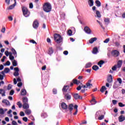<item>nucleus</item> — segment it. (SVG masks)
Segmentation results:
<instances>
[{"label": "nucleus", "instance_id": "1", "mask_svg": "<svg viewBox=\"0 0 125 125\" xmlns=\"http://www.w3.org/2000/svg\"><path fill=\"white\" fill-rule=\"evenodd\" d=\"M52 6L51 4L49 2H46L43 5V10L45 11V12H50L51 11Z\"/></svg>", "mask_w": 125, "mask_h": 125}, {"label": "nucleus", "instance_id": "2", "mask_svg": "<svg viewBox=\"0 0 125 125\" xmlns=\"http://www.w3.org/2000/svg\"><path fill=\"white\" fill-rule=\"evenodd\" d=\"M123 65V60H119L117 62V64L114 65L111 68L112 71H116L117 70V68L118 69H121L122 68V65Z\"/></svg>", "mask_w": 125, "mask_h": 125}, {"label": "nucleus", "instance_id": "3", "mask_svg": "<svg viewBox=\"0 0 125 125\" xmlns=\"http://www.w3.org/2000/svg\"><path fill=\"white\" fill-rule=\"evenodd\" d=\"M23 15L25 16V17H29L30 16V12L29 11L28 8L25 6H23L21 7Z\"/></svg>", "mask_w": 125, "mask_h": 125}, {"label": "nucleus", "instance_id": "4", "mask_svg": "<svg viewBox=\"0 0 125 125\" xmlns=\"http://www.w3.org/2000/svg\"><path fill=\"white\" fill-rule=\"evenodd\" d=\"M120 54V52L117 50H113L111 52V55L113 56V57H118Z\"/></svg>", "mask_w": 125, "mask_h": 125}, {"label": "nucleus", "instance_id": "5", "mask_svg": "<svg viewBox=\"0 0 125 125\" xmlns=\"http://www.w3.org/2000/svg\"><path fill=\"white\" fill-rule=\"evenodd\" d=\"M84 31L86 34H88V35H90V34H91V30H90V28H89L88 26H85L84 28Z\"/></svg>", "mask_w": 125, "mask_h": 125}, {"label": "nucleus", "instance_id": "6", "mask_svg": "<svg viewBox=\"0 0 125 125\" xmlns=\"http://www.w3.org/2000/svg\"><path fill=\"white\" fill-rule=\"evenodd\" d=\"M15 72L14 73V76L15 77H18L19 76V68L15 67L14 68Z\"/></svg>", "mask_w": 125, "mask_h": 125}, {"label": "nucleus", "instance_id": "7", "mask_svg": "<svg viewBox=\"0 0 125 125\" xmlns=\"http://www.w3.org/2000/svg\"><path fill=\"white\" fill-rule=\"evenodd\" d=\"M73 97L74 99H76V100H77V99H80V100L83 99V97L80 96L78 93L74 94L73 95Z\"/></svg>", "mask_w": 125, "mask_h": 125}, {"label": "nucleus", "instance_id": "8", "mask_svg": "<svg viewBox=\"0 0 125 125\" xmlns=\"http://www.w3.org/2000/svg\"><path fill=\"white\" fill-rule=\"evenodd\" d=\"M39 21H35L33 23V27L35 29H37V28L39 27Z\"/></svg>", "mask_w": 125, "mask_h": 125}, {"label": "nucleus", "instance_id": "9", "mask_svg": "<svg viewBox=\"0 0 125 125\" xmlns=\"http://www.w3.org/2000/svg\"><path fill=\"white\" fill-rule=\"evenodd\" d=\"M61 106L62 107V109H63V110H67L68 109V105L65 103H62L61 104Z\"/></svg>", "mask_w": 125, "mask_h": 125}, {"label": "nucleus", "instance_id": "10", "mask_svg": "<svg viewBox=\"0 0 125 125\" xmlns=\"http://www.w3.org/2000/svg\"><path fill=\"white\" fill-rule=\"evenodd\" d=\"M118 120L120 123H122V122H124V121H125V117L124 115H121L119 117Z\"/></svg>", "mask_w": 125, "mask_h": 125}, {"label": "nucleus", "instance_id": "11", "mask_svg": "<svg viewBox=\"0 0 125 125\" xmlns=\"http://www.w3.org/2000/svg\"><path fill=\"white\" fill-rule=\"evenodd\" d=\"M70 88L69 85H64L62 89L63 92H67L68 89Z\"/></svg>", "mask_w": 125, "mask_h": 125}, {"label": "nucleus", "instance_id": "12", "mask_svg": "<svg viewBox=\"0 0 125 125\" xmlns=\"http://www.w3.org/2000/svg\"><path fill=\"white\" fill-rule=\"evenodd\" d=\"M2 103H3L4 104H5L6 106H10V103L7 100H5V99L3 100L2 101Z\"/></svg>", "mask_w": 125, "mask_h": 125}, {"label": "nucleus", "instance_id": "13", "mask_svg": "<svg viewBox=\"0 0 125 125\" xmlns=\"http://www.w3.org/2000/svg\"><path fill=\"white\" fill-rule=\"evenodd\" d=\"M91 80H89L88 81V83H86V85H87V86H89V88H91V87L93 86V85L91 84Z\"/></svg>", "mask_w": 125, "mask_h": 125}, {"label": "nucleus", "instance_id": "14", "mask_svg": "<svg viewBox=\"0 0 125 125\" xmlns=\"http://www.w3.org/2000/svg\"><path fill=\"white\" fill-rule=\"evenodd\" d=\"M55 42H57V43H61V42H63V38H62V36H61L60 37H59V39L56 40Z\"/></svg>", "mask_w": 125, "mask_h": 125}, {"label": "nucleus", "instance_id": "15", "mask_svg": "<svg viewBox=\"0 0 125 125\" xmlns=\"http://www.w3.org/2000/svg\"><path fill=\"white\" fill-rule=\"evenodd\" d=\"M15 3L11 5L8 8V9L11 10L13 9L14 7H15V6L16 5V0H14Z\"/></svg>", "mask_w": 125, "mask_h": 125}, {"label": "nucleus", "instance_id": "16", "mask_svg": "<svg viewBox=\"0 0 125 125\" xmlns=\"http://www.w3.org/2000/svg\"><path fill=\"white\" fill-rule=\"evenodd\" d=\"M73 83H74V84H77L78 85V84H80V83H81V81L77 80V79H73L72 80Z\"/></svg>", "mask_w": 125, "mask_h": 125}, {"label": "nucleus", "instance_id": "17", "mask_svg": "<svg viewBox=\"0 0 125 125\" xmlns=\"http://www.w3.org/2000/svg\"><path fill=\"white\" fill-rule=\"evenodd\" d=\"M96 41H97V38H92L89 40V43H93V42H96Z\"/></svg>", "mask_w": 125, "mask_h": 125}, {"label": "nucleus", "instance_id": "18", "mask_svg": "<svg viewBox=\"0 0 125 125\" xmlns=\"http://www.w3.org/2000/svg\"><path fill=\"white\" fill-rule=\"evenodd\" d=\"M107 81L109 83L113 82V77L111 75L107 77Z\"/></svg>", "mask_w": 125, "mask_h": 125}, {"label": "nucleus", "instance_id": "19", "mask_svg": "<svg viewBox=\"0 0 125 125\" xmlns=\"http://www.w3.org/2000/svg\"><path fill=\"white\" fill-rule=\"evenodd\" d=\"M61 36V35H60V34H58L57 33L55 34L54 35V39L55 40V42H56V40H58Z\"/></svg>", "mask_w": 125, "mask_h": 125}, {"label": "nucleus", "instance_id": "20", "mask_svg": "<svg viewBox=\"0 0 125 125\" xmlns=\"http://www.w3.org/2000/svg\"><path fill=\"white\" fill-rule=\"evenodd\" d=\"M64 98L66 100H71V95H70L68 93H67L64 96Z\"/></svg>", "mask_w": 125, "mask_h": 125}, {"label": "nucleus", "instance_id": "21", "mask_svg": "<svg viewBox=\"0 0 125 125\" xmlns=\"http://www.w3.org/2000/svg\"><path fill=\"white\" fill-rule=\"evenodd\" d=\"M26 94H27V91H26V89H21V95H22V96H24L26 95Z\"/></svg>", "mask_w": 125, "mask_h": 125}, {"label": "nucleus", "instance_id": "22", "mask_svg": "<svg viewBox=\"0 0 125 125\" xmlns=\"http://www.w3.org/2000/svg\"><path fill=\"white\" fill-rule=\"evenodd\" d=\"M11 51H12L13 55L16 57V56H17V52H16V50H15L14 48H12L11 49Z\"/></svg>", "mask_w": 125, "mask_h": 125}, {"label": "nucleus", "instance_id": "23", "mask_svg": "<svg viewBox=\"0 0 125 125\" xmlns=\"http://www.w3.org/2000/svg\"><path fill=\"white\" fill-rule=\"evenodd\" d=\"M22 107L23 109H29V104H28V103H23Z\"/></svg>", "mask_w": 125, "mask_h": 125}, {"label": "nucleus", "instance_id": "24", "mask_svg": "<svg viewBox=\"0 0 125 125\" xmlns=\"http://www.w3.org/2000/svg\"><path fill=\"white\" fill-rule=\"evenodd\" d=\"M95 3L96 4V6L98 7H100V6H101V2L99 0H96L95 1Z\"/></svg>", "mask_w": 125, "mask_h": 125}, {"label": "nucleus", "instance_id": "25", "mask_svg": "<svg viewBox=\"0 0 125 125\" xmlns=\"http://www.w3.org/2000/svg\"><path fill=\"white\" fill-rule=\"evenodd\" d=\"M74 104H69L68 105V109L69 111H73L74 109Z\"/></svg>", "mask_w": 125, "mask_h": 125}, {"label": "nucleus", "instance_id": "26", "mask_svg": "<svg viewBox=\"0 0 125 125\" xmlns=\"http://www.w3.org/2000/svg\"><path fill=\"white\" fill-rule=\"evenodd\" d=\"M0 94H1L2 96H5V91L2 89H0Z\"/></svg>", "mask_w": 125, "mask_h": 125}, {"label": "nucleus", "instance_id": "27", "mask_svg": "<svg viewBox=\"0 0 125 125\" xmlns=\"http://www.w3.org/2000/svg\"><path fill=\"white\" fill-rule=\"evenodd\" d=\"M78 105L75 104L74 106V109H75L76 111L73 113V115H76L78 114Z\"/></svg>", "mask_w": 125, "mask_h": 125}, {"label": "nucleus", "instance_id": "28", "mask_svg": "<svg viewBox=\"0 0 125 125\" xmlns=\"http://www.w3.org/2000/svg\"><path fill=\"white\" fill-rule=\"evenodd\" d=\"M97 52H98V48H97V47H94L93 49L92 53L93 54H96Z\"/></svg>", "mask_w": 125, "mask_h": 125}, {"label": "nucleus", "instance_id": "29", "mask_svg": "<svg viewBox=\"0 0 125 125\" xmlns=\"http://www.w3.org/2000/svg\"><path fill=\"white\" fill-rule=\"evenodd\" d=\"M104 63H105V62L101 60L98 63V65H99L100 68H101V67H102V65H103Z\"/></svg>", "mask_w": 125, "mask_h": 125}, {"label": "nucleus", "instance_id": "30", "mask_svg": "<svg viewBox=\"0 0 125 125\" xmlns=\"http://www.w3.org/2000/svg\"><path fill=\"white\" fill-rule=\"evenodd\" d=\"M93 3H94L93 0H88V4L89 6H93Z\"/></svg>", "mask_w": 125, "mask_h": 125}, {"label": "nucleus", "instance_id": "31", "mask_svg": "<svg viewBox=\"0 0 125 125\" xmlns=\"http://www.w3.org/2000/svg\"><path fill=\"white\" fill-rule=\"evenodd\" d=\"M92 69L94 70V71H97V70H99V67L96 65H95L92 66Z\"/></svg>", "mask_w": 125, "mask_h": 125}, {"label": "nucleus", "instance_id": "32", "mask_svg": "<svg viewBox=\"0 0 125 125\" xmlns=\"http://www.w3.org/2000/svg\"><path fill=\"white\" fill-rule=\"evenodd\" d=\"M52 53H53V49H52V47H50L48 50V54L51 55Z\"/></svg>", "mask_w": 125, "mask_h": 125}, {"label": "nucleus", "instance_id": "33", "mask_svg": "<svg viewBox=\"0 0 125 125\" xmlns=\"http://www.w3.org/2000/svg\"><path fill=\"white\" fill-rule=\"evenodd\" d=\"M96 14L97 15V17L98 18H101V14H100V12L99 11H96Z\"/></svg>", "mask_w": 125, "mask_h": 125}, {"label": "nucleus", "instance_id": "34", "mask_svg": "<svg viewBox=\"0 0 125 125\" xmlns=\"http://www.w3.org/2000/svg\"><path fill=\"white\" fill-rule=\"evenodd\" d=\"M106 86H103L100 89V91L103 93L104 92V91H105V90H106Z\"/></svg>", "mask_w": 125, "mask_h": 125}, {"label": "nucleus", "instance_id": "35", "mask_svg": "<svg viewBox=\"0 0 125 125\" xmlns=\"http://www.w3.org/2000/svg\"><path fill=\"white\" fill-rule=\"evenodd\" d=\"M22 102L23 103H28V98L27 97H23L22 98Z\"/></svg>", "mask_w": 125, "mask_h": 125}, {"label": "nucleus", "instance_id": "36", "mask_svg": "<svg viewBox=\"0 0 125 125\" xmlns=\"http://www.w3.org/2000/svg\"><path fill=\"white\" fill-rule=\"evenodd\" d=\"M92 65V64H91V62H88L85 65V68H90V67H91Z\"/></svg>", "mask_w": 125, "mask_h": 125}, {"label": "nucleus", "instance_id": "37", "mask_svg": "<svg viewBox=\"0 0 125 125\" xmlns=\"http://www.w3.org/2000/svg\"><path fill=\"white\" fill-rule=\"evenodd\" d=\"M67 35H68V36H72L73 35V32L71 30H68L67 31Z\"/></svg>", "mask_w": 125, "mask_h": 125}, {"label": "nucleus", "instance_id": "38", "mask_svg": "<svg viewBox=\"0 0 125 125\" xmlns=\"http://www.w3.org/2000/svg\"><path fill=\"white\" fill-rule=\"evenodd\" d=\"M10 71V70L8 68H5L4 69V71L5 73H6V74H7V73H9Z\"/></svg>", "mask_w": 125, "mask_h": 125}, {"label": "nucleus", "instance_id": "39", "mask_svg": "<svg viewBox=\"0 0 125 125\" xmlns=\"http://www.w3.org/2000/svg\"><path fill=\"white\" fill-rule=\"evenodd\" d=\"M25 114H26V115H30V114H31V112L29 109H26L25 111Z\"/></svg>", "mask_w": 125, "mask_h": 125}, {"label": "nucleus", "instance_id": "40", "mask_svg": "<svg viewBox=\"0 0 125 125\" xmlns=\"http://www.w3.org/2000/svg\"><path fill=\"white\" fill-rule=\"evenodd\" d=\"M97 22H98V23H99V24L100 25L102 29H103V30L105 29V28H104V27H103V25H102V23L100 22V21H99L97 20Z\"/></svg>", "mask_w": 125, "mask_h": 125}, {"label": "nucleus", "instance_id": "41", "mask_svg": "<svg viewBox=\"0 0 125 125\" xmlns=\"http://www.w3.org/2000/svg\"><path fill=\"white\" fill-rule=\"evenodd\" d=\"M13 66H14V67H16V66H17V62H16V60L13 61Z\"/></svg>", "mask_w": 125, "mask_h": 125}, {"label": "nucleus", "instance_id": "42", "mask_svg": "<svg viewBox=\"0 0 125 125\" xmlns=\"http://www.w3.org/2000/svg\"><path fill=\"white\" fill-rule=\"evenodd\" d=\"M104 21L105 23H107V24H109V23H110V20L108 18L104 19Z\"/></svg>", "mask_w": 125, "mask_h": 125}, {"label": "nucleus", "instance_id": "43", "mask_svg": "<svg viewBox=\"0 0 125 125\" xmlns=\"http://www.w3.org/2000/svg\"><path fill=\"white\" fill-rule=\"evenodd\" d=\"M110 42V39L109 38H107L105 40V41H104V43H108Z\"/></svg>", "mask_w": 125, "mask_h": 125}, {"label": "nucleus", "instance_id": "44", "mask_svg": "<svg viewBox=\"0 0 125 125\" xmlns=\"http://www.w3.org/2000/svg\"><path fill=\"white\" fill-rule=\"evenodd\" d=\"M104 119V115H102L101 116H99L98 117V120L100 121H101L102 120H103Z\"/></svg>", "mask_w": 125, "mask_h": 125}, {"label": "nucleus", "instance_id": "45", "mask_svg": "<svg viewBox=\"0 0 125 125\" xmlns=\"http://www.w3.org/2000/svg\"><path fill=\"white\" fill-rule=\"evenodd\" d=\"M0 115H3L4 114V110H3V109L0 108Z\"/></svg>", "mask_w": 125, "mask_h": 125}, {"label": "nucleus", "instance_id": "46", "mask_svg": "<svg viewBox=\"0 0 125 125\" xmlns=\"http://www.w3.org/2000/svg\"><path fill=\"white\" fill-rule=\"evenodd\" d=\"M17 105H18V106L20 108L22 107V104H21V102H18L17 104Z\"/></svg>", "mask_w": 125, "mask_h": 125}, {"label": "nucleus", "instance_id": "47", "mask_svg": "<svg viewBox=\"0 0 125 125\" xmlns=\"http://www.w3.org/2000/svg\"><path fill=\"white\" fill-rule=\"evenodd\" d=\"M119 107H125V104H124L122 103H119L118 104Z\"/></svg>", "mask_w": 125, "mask_h": 125}, {"label": "nucleus", "instance_id": "48", "mask_svg": "<svg viewBox=\"0 0 125 125\" xmlns=\"http://www.w3.org/2000/svg\"><path fill=\"white\" fill-rule=\"evenodd\" d=\"M90 102H94L95 104H96V103H97V101H96V100H95V99L94 98H92Z\"/></svg>", "mask_w": 125, "mask_h": 125}, {"label": "nucleus", "instance_id": "49", "mask_svg": "<svg viewBox=\"0 0 125 125\" xmlns=\"http://www.w3.org/2000/svg\"><path fill=\"white\" fill-rule=\"evenodd\" d=\"M82 84V87H83V88H87V87H88V88H89V86H87V85H83V83H81Z\"/></svg>", "mask_w": 125, "mask_h": 125}, {"label": "nucleus", "instance_id": "50", "mask_svg": "<svg viewBox=\"0 0 125 125\" xmlns=\"http://www.w3.org/2000/svg\"><path fill=\"white\" fill-rule=\"evenodd\" d=\"M30 42H31L32 43H33L34 44H37V42H36V41H35V40H30Z\"/></svg>", "mask_w": 125, "mask_h": 125}, {"label": "nucleus", "instance_id": "51", "mask_svg": "<svg viewBox=\"0 0 125 125\" xmlns=\"http://www.w3.org/2000/svg\"><path fill=\"white\" fill-rule=\"evenodd\" d=\"M20 115L21 117H24V116H25V113H24V112L21 111L20 113Z\"/></svg>", "mask_w": 125, "mask_h": 125}, {"label": "nucleus", "instance_id": "52", "mask_svg": "<svg viewBox=\"0 0 125 125\" xmlns=\"http://www.w3.org/2000/svg\"><path fill=\"white\" fill-rule=\"evenodd\" d=\"M22 120L24 121V122H28V118L25 117H23L22 118Z\"/></svg>", "mask_w": 125, "mask_h": 125}, {"label": "nucleus", "instance_id": "53", "mask_svg": "<svg viewBox=\"0 0 125 125\" xmlns=\"http://www.w3.org/2000/svg\"><path fill=\"white\" fill-rule=\"evenodd\" d=\"M5 1L8 5H9L10 4V0H5Z\"/></svg>", "mask_w": 125, "mask_h": 125}, {"label": "nucleus", "instance_id": "54", "mask_svg": "<svg viewBox=\"0 0 125 125\" xmlns=\"http://www.w3.org/2000/svg\"><path fill=\"white\" fill-rule=\"evenodd\" d=\"M9 59L10 60H13L14 59V57L11 55H9Z\"/></svg>", "mask_w": 125, "mask_h": 125}, {"label": "nucleus", "instance_id": "55", "mask_svg": "<svg viewBox=\"0 0 125 125\" xmlns=\"http://www.w3.org/2000/svg\"><path fill=\"white\" fill-rule=\"evenodd\" d=\"M117 103H118V101H117V100H112V103L113 105H116V104H117Z\"/></svg>", "mask_w": 125, "mask_h": 125}, {"label": "nucleus", "instance_id": "56", "mask_svg": "<svg viewBox=\"0 0 125 125\" xmlns=\"http://www.w3.org/2000/svg\"><path fill=\"white\" fill-rule=\"evenodd\" d=\"M14 94V90H11L10 92L9 95H13Z\"/></svg>", "mask_w": 125, "mask_h": 125}, {"label": "nucleus", "instance_id": "57", "mask_svg": "<svg viewBox=\"0 0 125 125\" xmlns=\"http://www.w3.org/2000/svg\"><path fill=\"white\" fill-rule=\"evenodd\" d=\"M34 7V5L33 4V3H29V8H33Z\"/></svg>", "mask_w": 125, "mask_h": 125}, {"label": "nucleus", "instance_id": "58", "mask_svg": "<svg viewBox=\"0 0 125 125\" xmlns=\"http://www.w3.org/2000/svg\"><path fill=\"white\" fill-rule=\"evenodd\" d=\"M53 94H57V90H56V89H53Z\"/></svg>", "mask_w": 125, "mask_h": 125}, {"label": "nucleus", "instance_id": "59", "mask_svg": "<svg viewBox=\"0 0 125 125\" xmlns=\"http://www.w3.org/2000/svg\"><path fill=\"white\" fill-rule=\"evenodd\" d=\"M1 33H5V27H2L1 30Z\"/></svg>", "mask_w": 125, "mask_h": 125}, {"label": "nucleus", "instance_id": "60", "mask_svg": "<svg viewBox=\"0 0 125 125\" xmlns=\"http://www.w3.org/2000/svg\"><path fill=\"white\" fill-rule=\"evenodd\" d=\"M82 86L79 85L77 87L76 89L77 90H81V89H82Z\"/></svg>", "mask_w": 125, "mask_h": 125}, {"label": "nucleus", "instance_id": "61", "mask_svg": "<svg viewBox=\"0 0 125 125\" xmlns=\"http://www.w3.org/2000/svg\"><path fill=\"white\" fill-rule=\"evenodd\" d=\"M118 82H119V83L121 84H122V79L121 78H118L117 79Z\"/></svg>", "mask_w": 125, "mask_h": 125}, {"label": "nucleus", "instance_id": "62", "mask_svg": "<svg viewBox=\"0 0 125 125\" xmlns=\"http://www.w3.org/2000/svg\"><path fill=\"white\" fill-rule=\"evenodd\" d=\"M12 125H17V122H16L15 121H13L12 122Z\"/></svg>", "mask_w": 125, "mask_h": 125}, {"label": "nucleus", "instance_id": "63", "mask_svg": "<svg viewBox=\"0 0 125 125\" xmlns=\"http://www.w3.org/2000/svg\"><path fill=\"white\" fill-rule=\"evenodd\" d=\"M22 82H20L18 83V86H19V87H20L21 86H22Z\"/></svg>", "mask_w": 125, "mask_h": 125}, {"label": "nucleus", "instance_id": "64", "mask_svg": "<svg viewBox=\"0 0 125 125\" xmlns=\"http://www.w3.org/2000/svg\"><path fill=\"white\" fill-rule=\"evenodd\" d=\"M5 55H6V56H8V55H9V52H8V51H6L5 52Z\"/></svg>", "mask_w": 125, "mask_h": 125}]
</instances>
